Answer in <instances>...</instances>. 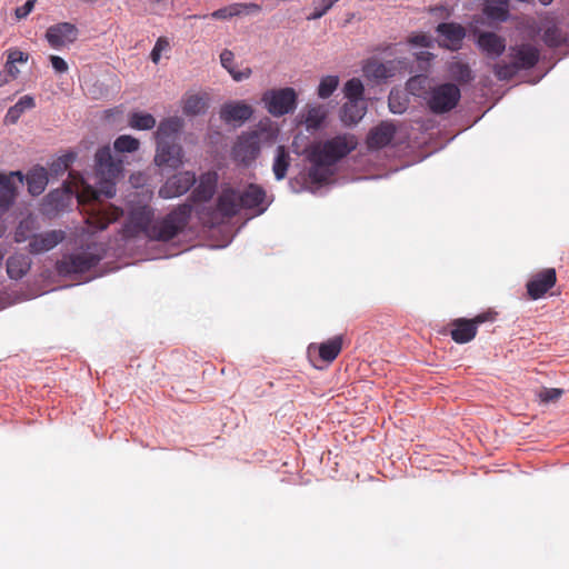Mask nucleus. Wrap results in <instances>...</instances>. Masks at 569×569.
<instances>
[{"label": "nucleus", "mask_w": 569, "mask_h": 569, "mask_svg": "<svg viewBox=\"0 0 569 569\" xmlns=\"http://www.w3.org/2000/svg\"><path fill=\"white\" fill-rule=\"evenodd\" d=\"M497 312L488 310L473 317L472 319L457 318L450 323V337L459 345L468 343L475 339L478 327L485 322H493L497 318Z\"/></svg>", "instance_id": "nucleus-4"}, {"label": "nucleus", "mask_w": 569, "mask_h": 569, "mask_svg": "<svg viewBox=\"0 0 569 569\" xmlns=\"http://www.w3.org/2000/svg\"><path fill=\"white\" fill-rule=\"evenodd\" d=\"M28 58H29L28 53L22 52L18 49H11L8 52V59L14 63H17V62L26 63L28 61Z\"/></svg>", "instance_id": "nucleus-50"}, {"label": "nucleus", "mask_w": 569, "mask_h": 569, "mask_svg": "<svg viewBox=\"0 0 569 569\" xmlns=\"http://www.w3.org/2000/svg\"><path fill=\"white\" fill-rule=\"evenodd\" d=\"M104 258V250L98 246H88L86 250L64 254L57 261V270L62 276L84 273Z\"/></svg>", "instance_id": "nucleus-2"}, {"label": "nucleus", "mask_w": 569, "mask_h": 569, "mask_svg": "<svg viewBox=\"0 0 569 569\" xmlns=\"http://www.w3.org/2000/svg\"><path fill=\"white\" fill-rule=\"evenodd\" d=\"M192 206L182 203L174 207L166 216L154 219L150 230V240L168 242L181 234L189 224Z\"/></svg>", "instance_id": "nucleus-1"}, {"label": "nucleus", "mask_w": 569, "mask_h": 569, "mask_svg": "<svg viewBox=\"0 0 569 569\" xmlns=\"http://www.w3.org/2000/svg\"><path fill=\"white\" fill-rule=\"evenodd\" d=\"M290 166V154L284 146H278L276 149L272 171L274 178L279 181L286 178Z\"/></svg>", "instance_id": "nucleus-33"}, {"label": "nucleus", "mask_w": 569, "mask_h": 569, "mask_svg": "<svg viewBox=\"0 0 569 569\" xmlns=\"http://www.w3.org/2000/svg\"><path fill=\"white\" fill-rule=\"evenodd\" d=\"M460 97V89L456 84L443 83L431 90L428 106L436 114L446 113L456 108Z\"/></svg>", "instance_id": "nucleus-6"}, {"label": "nucleus", "mask_w": 569, "mask_h": 569, "mask_svg": "<svg viewBox=\"0 0 569 569\" xmlns=\"http://www.w3.org/2000/svg\"><path fill=\"white\" fill-rule=\"evenodd\" d=\"M250 74H251V70H250V69H246V70H243V71H241V72H234V71L232 70V73H231L232 78H233L236 81H241V80H243V79H247V78H249V77H250Z\"/></svg>", "instance_id": "nucleus-58"}, {"label": "nucleus", "mask_w": 569, "mask_h": 569, "mask_svg": "<svg viewBox=\"0 0 569 569\" xmlns=\"http://www.w3.org/2000/svg\"><path fill=\"white\" fill-rule=\"evenodd\" d=\"M240 206L244 209H253L258 214L264 212L266 191L256 183H250L242 192H239Z\"/></svg>", "instance_id": "nucleus-21"}, {"label": "nucleus", "mask_w": 569, "mask_h": 569, "mask_svg": "<svg viewBox=\"0 0 569 569\" xmlns=\"http://www.w3.org/2000/svg\"><path fill=\"white\" fill-rule=\"evenodd\" d=\"M451 77L460 83H469L473 80L470 67L463 62H453L449 68Z\"/></svg>", "instance_id": "nucleus-41"}, {"label": "nucleus", "mask_w": 569, "mask_h": 569, "mask_svg": "<svg viewBox=\"0 0 569 569\" xmlns=\"http://www.w3.org/2000/svg\"><path fill=\"white\" fill-rule=\"evenodd\" d=\"M56 194H57V193H54V192H50V193L48 194V199H50V200H51V199H53V198L56 197Z\"/></svg>", "instance_id": "nucleus-63"}, {"label": "nucleus", "mask_w": 569, "mask_h": 569, "mask_svg": "<svg viewBox=\"0 0 569 569\" xmlns=\"http://www.w3.org/2000/svg\"><path fill=\"white\" fill-rule=\"evenodd\" d=\"M363 74L367 79L383 80L391 76L390 69L377 59H369L362 67Z\"/></svg>", "instance_id": "nucleus-35"}, {"label": "nucleus", "mask_w": 569, "mask_h": 569, "mask_svg": "<svg viewBox=\"0 0 569 569\" xmlns=\"http://www.w3.org/2000/svg\"><path fill=\"white\" fill-rule=\"evenodd\" d=\"M77 154L73 151H68L67 153L60 156L56 160H53L48 171V177L58 178L62 176L74 162Z\"/></svg>", "instance_id": "nucleus-36"}, {"label": "nucleus", "mask_w": 569, "mask_h": 569, "mask_svg": "<svg viewBox=\"0 0 569 569\" xmlns=\"http://www.w3.org/2000/svg\"><path fill=\"white\" fill-rule=\"evenodd\" d=\"M343 91H345V96L348 100L365 101V99H363L365 88H363L362 82L358 78H352V79L348 80L345 83Z\"/></svg>", "instance_id": "nucleus-42"}, {"label": "nucleus", "mask_w": 569, "mask_h": 569, "mask_svg": "<svg viewBox=\"0 0 569 569\" xmlns=\"http://www.w3.org/2000/svg\"><path fill=\"white\" fill-rule=\"evenodd\" d=\"M11 80L6 72H0V87Z\"/></svg>", "instance_id": "nucleus-60"}, {"label": "nucleus", "mask_w": 569, "mask_h": 569, "mask_svg": "<svg viewBox=\"0 0 569 569\" xmlns=\"http://www.w3.org/2000/svg\"><path fill=\"white\" fill-rule=\"evenodd\" d=\"M357 146L356 136L342 133L313 146L310 151L315 153L319 161L335 167L341 159L356 150Z\"/></svg>", "instance_id": "nucleus-3"}, {"label": "nucleus", "mask_w": 569, "mask_h": 569, "mask_svg": "<svg viewBox=\"0 0 569 569\" xmlns=\"http://www.w3.org/2000/svg\"><path fill=\"white\" fill-rule=\"evenodd\" d=\"M431 58H432V54L427 51H421V52L417 53L418 60L429 61Z\"/></svg>", "instance_id": "nucleus-59"}, {"label": "nucleus", "mask_w": 569, "mask_h": 569, "mask_svg": "<svg viewBox=\"0 0 569 569\" xmlns=\"http://www.w3.org/2000/svg\"><path fill=\"white\" fill-rule=\"evenodd\" d=\"M436 31L442 38L440 46L451 51L461 49L462 41L466 38L463 26L456 22H441L437 26Z\"/></svg>", "instance_id": "nucleus-13"}, {"label": "nucleus", "mask_w": 569, "mask_h": 569, "mask_svg": "<svg viewBox=\"0 0 569 569\" xmlns=\"http://www.w3.org/2000/svg\"><path fill=\"white\" fill-rule=\"evenodd\" d=\"M308 159L311 162V167L308 170V178L312 183H326L335 174L333 166L319 161L312 151L309 152Z\"/></svg>", "instance_id": "nucleus-25"}, {"label": "nucleus", "mask_w": 569, "mask_h": 569, "mask_svg": "<svg viewBox=\"0 0 569 569\" xmlns=\"http://www.w3.org/2000/svg\"><path fill=\"white\" fill-rule=\"evenodd\" d=\"M34 107V98L26 94L21 97L16 104L8 109L4 119L9 123H16L27 110H31Z\"/></svg>", "instance_id": "nucleus-32"}, {"label": "nucleus", "mask_w": 569, "mask_h": 569, "mask_svg": "<svg viewBox=\"0 0 569 569\" xmlns=\"http://www.w3.org/2000/svg\"><path fill=\"white\" fill-rule=\"evenodd\" d=\"M518 72V69L516 68L515 63L511 61L510 63H496L493 66V73L499 80H510L516 76Z\"/></svg>", "instance_id": "nucleus-46"}, {"label": "nucleus", "mask_w": 569, "mask_h": 569, "mask_svg": "<svg viewBox=\"0 0 569 569\" xmlns=\"http://www.w3.org/2000/svg\"><path fill=\"white\" fill-rule=\"evenodd\" d=\"M540 3H542L543 6H548L552 2V0H539Z\"/></svg>", "instance_id": "nucleus-62"}, {"label": "nucleus", "mask_w": 569, "mask_h": 569, "mask_svg": "<svg viewBox=\"0 0 569 569\" xmlns=\"http://www.w3.org/2000/svg\"><path fill=\"white\" fill-rule=\"evenodd\" d=\"M389 107H390L391 112H393V113H400V112H401V110H400V109H397V108L395 107V104H393V103H392V101H391V98L389 99Z\"/></svg>", "instance_id": "nucleus-61"}, {"label": "nucleus", "mask_w": 569, "mask_h": 569, "mask_svg": "<svg viewBox=\"0 0 569 569\" xmlns=\"http://www.w3.org/2000/svg\"><path fill=\"white\" fill-rule=\"evenodd\" d=\"M342 349V337L336 336L322 343L319 347H313L312 345L308 348L309 358L312 359V355L315 351L318 352L320 360L325 362H332L340 353Z\"/></svg>", "instance_id": "nucleus-23"}, {"label": "nucleus", "mask_w": 569, "mask_h": 569, "mask_svg": "<svg viewBox=\"0 0 569 569\" xmlns=\"http://www.w3.org/2000/svg\"><path fill=\"white\" fill-rule=\"evenodd\" d=\"M233 53L228 49H224L220 54V61L222 67L226 68L230 73H232L231 66L233 63Z\"/></svg>", "instance_id": "nucleus-51"}, {"label": "nucleus", "mask_w": 569, "mask_h": 569, "mask_svg": "<svg viewBox=\"0 0 569 569\" xmlns=\"http://www.w3.org/2000/svg\"><path fill=\"white\" fill-rule=\"evenodd\" d=\"M140 142L138 139L123 134L114 140L113 148L117 152H134L139 149Z\"/></svg>", "instance_id": "nucleus-43"}, {"label": "nucleus", "mask_w": 569, "mask_h": 569, "mask_svg": "<svg viewBox=\"0 0 569 569\" xmlns=\"http://www.w3.org/2000/svg\"><path fill=\"white\" fill-rule=\"evenodd\" d=\"M64 239L62 230H51L43 233H37L30 237L28 249L33 254L42 253L53 249Z\"/></svg>", "instance_id": "nucleus-18"}, {"label": "nucleus", "mask_w": 569, "mask_h": 569, "mask_svg": "<svg viewBox=\"0 0 569 569\" xmlns=\"http://www.w3.org/2000/svg\"><path fill=\"white\" fill-rule=\"evenodd\" d=\"M253 114V108L244 101H231L221 107L220 118L226 123H243Z\"/></svg>", "instance_id": "nucleus-19"}, {"label": "nucleus", "mask_w": 569, "mask_h": 569, "mask_svg": "<svg viewBox=\"0 0 569 569\" xmlns=\"http://www.w3.org/2000/svg\"><path fill=\"white\" fill-rule=\"evenodd\" d=\"M24 179L27 181L28 191L32 196L41 194L49 182L47 169L40 166H37L33 169H31L24 177Z\"/></svg>", "instance_id": "nucleus-29"}, {"label": "nucleus", "mask_w": 569, "mask_h": 569, "mask_svg": "<svg viewBox=\"0 0 569 569\" xmlns=\"http://www.w3.org/2000/svg\"><path fill=\"white\" fill-rule=\"evenodd\" d=\"M260 154V136L257 131L241 133L233 148L232 158L234 161L249 166Z\"/></svg>", "instance_id": "nucleus-7"}, {"label": "nucleus", "mask_w": 569, "mask_h": 569, "mask_svg": "<svg viewBox=\"0 0 569 569\" xmlns=\"http://www.w3.org/2000/svg\"><path fill=\"white\" fill-rule=\"evenodd\" d=\"M542 41L549 48H559L565 43L566 38L560 28L552 23L543 30Z\"/></svg>", "instance_id": "nucleus-39"}, {"label": "nucleus", "mask_w": 569, "mask_h": 569, "mask_svg": "<svg viewBox=\"0 0 569 569\" xmlns=\"http://www.w3.org/2000/svg\"><path fill=\"white\" fill-rule=\"evenodd\" d=\"M28 221H21L16 230L14 239L17 242H23L27 239H30L26 232L24 229L27 228Z\"/></svg>", "instance_id": "nucleus-57"}, {"label": "nucleus", "mask_w": 569, "mask_h": 569, "mask_svg": "<svg viewBox=\"0 0 569 569\" xmlns=\"http://www.w3.org/2000/svg\"><path fill=\"white\" fill-rule=\"evenodd\" d=\"M104 178H106V181L100 191L107 198H112L116 194V184L112 180H114L116 178H109V177H104Z\"/></svg>", "instance_id": "nucleus-53"}, {"label": "nucleus", "mask_w": 569, "mask_h": 569, "mask_svg": "<svg viewBox=\"0 0 569 569\" xmlns=\"http://www.w3.org/2000/svg\"><path fill=\"white\" fill-rule=\"evenodd\" d=\"M261 6L257 3H232L213 11L210 17L216 20H228L242 14L258 13Z\"/></svg>", "instance_id": "nucleus-24"}, {"label": "nucleus", "mask_w": 569, "mask_h": 569, "mask_svg": "<svg viewBox=\"0 0 569 569\" xmlns=\"http://www.w3.org/2000/svg\"><path fill=\"white\" fill-rule=\"evenodd\" d=\"M339 0H319L312 3V12L308 20H318L322 18Z\"/></svg>", "instance_id": "nucleus-45"}, {"label": "nucleus", "mask_w": 569, "mask_h": 569, "mask_svg": "<svg viewBox=\"0 0 569 569\" xmlns=\"http://www.w3.org/2000/svg\"><path fill=\"white\" fill-rule=\"evenodd\" d=\"M183 126V119L178 116L161 120L154 132L156 141H177Z\"/></svg>", "instance_id": "nucleus-22"}, {"label": "nucleus", "mask_w": 569, "mask_h": 569, "mask_svg": "<svg viewBox=\"0 0 569 569\" xmlns=\"http://www.w3.org/2000/svg\"><path fill=\"white\" fill-rule=\"evenodd\" d=\"M339 78L337 76H326L321 78L320 83L318 86V97L321 99L329 98L335 90L338 88Z\"/></svg>", "instance_id": "nucleus-44"}, {"label": "nucleus", "mask_w": 569, "mask_h": 569, "mask_svg": "<svg viewBox=\"0 0 569 569\" xmlns=\"http://www.w3.org/2000/svg\"><path fill=\"white\" fill-rule=\"evenodd\" d=\"M13 177H17L21 183L24 180L20 171H13L10 174L0 172V214L6 213L16 201L18 192L12 181Z\"/></svg>", "instance_id": "nucleus-15"}, {"label": "nucleus", "mask_w": 569, "mask_h": 569, "mask_svg": "<svg viewBox=\"0 0 569 569\" xmlns=\"http://www.w3.org/2000/svg\"><path fill=\"white\" fill-rule=\"evenodd\" d=\"M261 101L271 116L282 117L296 110L298 96L291 87L270 89L263 92Z\"/></svg>", "instance_id": "nucleus-5"}, {"label": "nucleus", "mask_w": 569, "mask_h": 569, "mask_svg": "<svg viewBox=\"0 0 569 569\" xmlns=\"http://www.w3.org/2000/svg\"><path fill=\"white\" fill-rule=\"evenodd\" d=\"M217 209L226 218L236 216L241 209L239 192L233 189L223 191L218 198Z\"/></svg>", "instance_id": "nucleus-28"}, {"label": "nucleus", "mask_w": 569, "mask_h": 569, "mask_svg": "<svg viewBox=\"0 0 569 569\" xmlns=\"http://www.w3.org/2000/svg\"><path fill=\"white\" fill-rule=\"evenodd\" d=\"M154 162L159 167L178 168L182 163V148L178 141H156Z\"/></svg>", "instance_id": "nucleus-12"}, {"label": "nucleus", "mask_w": 569, "mask_h": 569, "mask_svg": "<svg viewBox=\"0 0 569 569\" xmlns=\"http://www.w3.org/2000/svg\"><path fill=\"white\" fill-rule=\"evenodd\" d=\"M4 72L7 73V76L13 80L18 77V74L20 73L19 69L17 68L16 63L12 62L11 60L7 59V62H6V66H4Z\"/></svg>", "instance_id": "nucleus-56"}, {"label": "nucleus", "mask_w": 569, "mask_h": 569, "mask_svg": "<svg viewBox=\"0 0 569 569\" xmlns=\"http://www.w3.org/2000/svg\"><path fill=\"white\" fill-rule=\"evenodd\" d=\"M116 220V216L110 214L107 211L98 209L97 212H92L86 219V222L93 231H101L108 228V226Z\"/></svg>", "instance_id": "nucleus-37"}, {"label": "nucleus", "mask_w": 569, "mask_h": 569, "mask_svg": "<svg viewBox=\"0 0 569 569\" xmlns=\"http://www.w3.org/2000/svg\"><path fill=\"white\" fill-rule=\"evenodd\" d=\"M216 173H206L200 177L198 186L193 189L190 198L193 202L209 201L216 191Z\"/></svg>", "instance_id": "nucleus-27"}, {"label": "nucleus", "mask_w": 569, "mask_h": 569, "mask_svg": "<svg viewBox=\"0 0 569 569\" xmlns=\"http://www.w3.org/2000/svg\"><path fill=\"white\" fill-rule=\"evenodd\" d=\"M510 56L518 71L528 70L538 63L540 51L531 44L523 43L512 47Z\"/></svg>", "instance_id": "nucleus-20"}, {"label": "nucleus", "mask_w": 569, "mask_h": 569, "mask_svg": "<svg viewBox=\"0 0 569 569\" xmlns=\"http://www.w3.org/2000/svg\"><path fill=\"white\" fill-rule=\"evenodd\" d=\"M94 161L98 172L103 177L118 178L122 173V161L113 158L109 146L97 150Z\"/></svg>", "instance_id": "nucleus-16"}, {"label": "nucleus", "mask_w": 569, "mask_h": 569, "mask_svg": "<svg viewBox=\"0 0 569 569\" xmlns=\"http://www.w3.org/2000/svg\"><path fill=\"white\" fill-rule=\"evenodd\" d=\"M196 174L190 171H182L168 178L159 189V197L171 199L187 193L196 183Z\"/></svg>", "instance_id": "nucleus-8"}, {"label": "nucleus", "mask_w": 569, "mask_h": 569, "mask_svg": "<svg viewBox=\"0 0 569 569\" xmlns=\"http://www.w3.org/2000/svg\"><path fill=\"white\" fill-rule=\"evenodd\" d=\"M483 12L489 19L503 22L509 17L508 1L487 0Z\"/></svg>", "instance_id": "nucleus-34"}, {"label": "nucleus", "mask_w": 569, "mask_h": 569, "mask_svg": "<svg viewBox=\"0 0 569 569\" xmlns=\"http://www.w3.org/2000/svg\"><path fill=\"white\" fill-rule=\"evenodd\" d=\"M565 393V390L561 388H541L538 392V398L542 403L556 402L558 401Z\"/></svg>", "instance_id": "nucleus-47"}, {"label": "nucleus", "mask_w": 569, "mask_h": 569, "mask_svg": "<svg viewBox=\"0 0 569 569\" xmlns=\"http://www.w3.org/2000/svg\"><path fill=\"white\" fill-rule=\"evenodd\" d=\"M327 114V109L321 104H317L308 106L306 113H302L301 117L308 130H317L325 122Z\"/></svg>", "instance_id": "nucleus-31"}, {"label": "nucleus", "mask_w": 569, "mask_h": 569, "mask_svg": "<svg viewBox=\"0 0 569 569\" xmlns=\"http://www.w3.org/2000/svg\"><path fill=\"white\" fill-rule=\"evenodd\" d=\"M31 260L23 253H16L7 260V273L10 279L19 280L30 270Z\"/></svg>", "instance_id": "nucleus-30"}, {"label": "nucleus", "mask_w": 569, "mask_h": 569, "mask_svg": "<svg viewBox=\"0 0 569 569\" xmlns=\"http://www.w3.org/2000/svg\"><path fill=\"white\" fill-rule=\"evenodd\" d=\"M36 0H28L21 7H18L16 9V17L17 19L21 20L29 16V13L32 11L34 7Z\"/></svg>", "instance_id": "nucleus-49"}, {"label": "nucleus", "mask_w": 569, "mask_h": 569, "mask_svg": "<svg viewBox=\"0 0 569 569\" xmlns=\"http://www.w3.org/2000/svg\"><path fill=\"white\" fill-rule=\"evenodd\" d=\"M79 37V29L70 22H59L50 26L46 32V39L51 48L61 49L73 43Z\"/></svg>", "instance_id": "nucleus-9"}, {"label": "nucleus", "mask_w": 569, "mask_h": 569, "mask_svg": "<svg viewBox=\"0 0 569 569\" xmlns=\"http://www.w3.org/2000/svg\"><path fill=\"white\" fill-rule=\"evenodd\" d=\"M476 44L486 57L492 60L498 59L506 50V39L492 31H479Z\"/></svg>", "instance_id": "nucleus-14"}, {"label": "nucleus", "mask_w": 569, "mask_h": 569, "mask_svg": "<svg viewBox=\"0 0 569 569\" xmlns=\"http://www.w3.org/2000/svg\"><path fill=\"white\" fill-rule=\"evenodd\" d=\"M396 127L389 121H382L373 127L367 136V147L369 150H380L387 147L395 138Z\"/></svg>", "instance_id": "nucleus-17"}, {"label": "nucleus", "mask_w": 569, "mask_h": 569, "mask_svg": "<svg viewBox=\"0 0 569 569\" xmlns=\"http://www.w3.org/2000/svg\"><path fill=\"white\" fill-rule=\"evenodd\" d=\"M50 61H51L52 68L58 73H63L68 70V64L61 57L50 56Z\"/></svg>", "instance_id": "nucleus-54"}, {"label": "nucleus", "mask_w": 569, "mask_h": 569, "mask_svg": "<svg viewBox=\"0 0 569 569\" xmlns=\"http://www.w3.org/2000/svg\"><path fill=\"white\" fill-rule=\"evenodd\" d=\"M557 282L553 268H546L531 276L526 284L527 293L532 300L542 298Z\"/></svg>", "instance_id": "nucleus-11"}, {"label": "nucleus", "mask_w": 569, "mask_h": 569, "mask_svg": "<svg viewBox=\"0 0 569 569\" xmlns=\"http://www.w3.org/2000/svg\"><path fill=\"white\" fill-rule=\"evenodd\" d=\"M207 102L198 94L188 97L184 100L182 111L186 116H198L206 111Z\"/></svg>", "instance_id": "nucleus-40"}, {"label": "nucleus", "mask_w": 569, "mask_h": 569, "mask_svg": "<svg viewBox=\"0 0 569 569\" xmlns=\"http://www.w3.org/2000/svg\"><path fill=\"white\" fill-rule=\"evenodd\" d=\"M129 126L137 130H150L156 126V119L150 113L136 111L129 116Z\"/></svg>", "instance_id": "nucleus-38"}, {"label": "nucleus", "mask_w": 569, "mask_h": 569, "mask_svg": "<svg viewBox=\"0 0 569 569\" xmlns=\"http://www.w3.org/2000/svg\"><path fill=\"white\" fill-rule=\"evenodd\" d=\"M366 111V101L347 100L340 109V120L347 127L355 126L363 118Z\"/></svg>", "instance_id": "nucleus-26"}, {"label": "nucleus", "mask_w": 569, "mask_h": 569, "mask_svg": "<svg viewBox=\"0 0 569 569\" xmlns=\"http://www.w3.org/2000/svg\"><path fill=\"white\" fill-rule=\"evenodd\" d=\"M410 42L420 47H430L431 39L427 34H417L412 38H410Z\"/></svg>", "instance_id": "nucleus-55"}, {"label": "nucleus", "mask_w": 569, "mask_h": 569, "mask_svg": "<svg viewBox=\"0 0 569 569\" xmlns=\"http://www.w3.org/2000/svg\"><path fill=\"white\" fill-rule=\"evenodd\" d=\"M154 212L149 206H139L133 208L128 217V230L132 234L143 233L150 239V230L153 228Z\"/></svg>", "instance_id": "nucleus-10"}, {"label": "nucleus", "mask_w": 569, "mask_h": 569, "mask_svg": "<svg viewBox=\"0 0 569 569\" xmlns=\"http://www.w3.org/2000/svg\"><path fill=\"white\" fill-rule=\"evenodd\" d=\"M167 48H169V41L163 37L159 38L150 54L152 62L158 63L161 57V52Z\"/></svg>", "instance_id": "nucleus-48"}, {"label": "nucleus", "mask_w": 569, "mask_h": 569, "mask_svg": "<svg viewBox=\"0 0 569 569\" xmlns=\"http://www.w3.org/2000/svg\"><path fill=\"white\" fill-rule=\"evenodd\" d=\"M427 81L423 76H416L408 80L407 88L410 92L415 93L418 88H422V84Z\"/></svg>", "instance_id": "nucleus-52"}]
</instances>
